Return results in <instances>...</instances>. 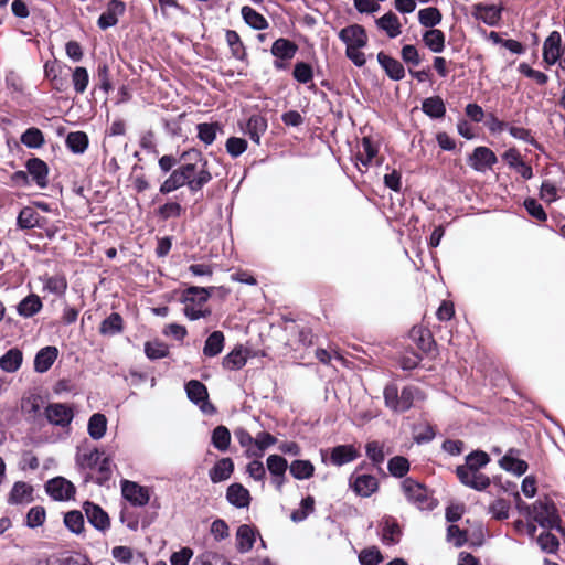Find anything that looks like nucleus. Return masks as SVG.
<instances>
[{
	"instance_id": "obj_63",
	"label": "nucleus",
	"mask_w": 565,
	"mask_h": 565,
	"mask_svg": "<svg viewBox=\"0 0 565 565\" xmlns=\"http://www.w3.org/2000/svg\"><path fill=\"white\" fill-rule=\"evenodd\" d=\"M510 503L504 499H498L489 507V512L497 520H505L509 518Z\"/></svg>"
},
{
	"instance_id": "obj_22",
	"label": "nucleus",
	"mask_w": 565,
	"mask_h": 565,
	"mask_svg": "<svg viewBox=\"0 0 565 565\" xmlns=\"http://www.w3.org/2000/svg\"><path fill=\"white\" fill-rule=\"evenodd\" d=\"M376 26L384 31L390 39L398 36L402 32V24L398 17L392 11L375 20Z\"/></svg>"
},
{
	"instance_id": "obj_29",
	"label": "nucleus",
	"mask_w": 565,
	"mask_h": 565,
	"mask_svg": "<svg viewBox=\"0 0 565 565\" xmlns=\"http://www.w3.org/2000/svg\"><path fill=\"white\" fill-rule=\"evenodd\" d=\"M255 543V533L253 529L247 525L243 524L238 526L236 532V546L237 550L241 553H247L253 548V545Z\"/></svg>"
},
{
	"instance_id": "obj_36",
	"label": "nucleus",
	"mask_w": 565,
	"mask_h": 565,
	"mask_svg": "<svg viewBox=\"0 0 565 565\" xmlns=\"http://www.w3.org/2000/svg\"><path fill=\"white\" fill-rule=\"evenodd\" d=\"M242 17L244 21L255 30H265L268 28L267 20L253 8L245 6L242 8Z\"/></svg>"
},
{
	"instance_id": "obj_10",
	"label": "nucleus",
	"mask_w": 565,
	"mask_h": 565,
	"mask_svg": "<svg viewBox=\"0 0 565 565\" xmlns=\"http://www.w3.org/2000/svg\"><path fill=\"white\" fill-rule=\"evenodd\" d=\"M82 466L89 469H97L104 479H108L110 475V460L104 457L98 449H94L88 454H84L81 459Z\"/></svg>"
},
{
	"instance_id": "obj_24",
	"label": "nucleus",
	"mask_w": 565,
	"mask_h": 565,
	"mask_svg": "<svg viewBox=\"0 0 565 565\" xmlns=\"http://www.w3.org/2000/svg\"><path fill=\"white\" fill-rule=\"evenodd\" d=\"M58 350L55 347L41 349L34 359V370L39 373L46 372L56 360Z\"/></svg>"
},
{
	"instance_id": "obj_18",
	"label": "nucleus",
	"mask_w": 565,
	"mask_h": 565,
	"mask_svg": "<svg viewBox=\"0 0 565 565\" xmlns=\"http://www.w3.org/2000/svg\"><path fill=\"white\" fill-rule=\"evenodd\" d=\"M33 500V487L24 481H17L8 497L10 504H26Z\"/></svg>"
},
{
	"instance_id": "obj_64",
	"label": "nucleus",
	"mask_w": 565,
	"mask_h": 565,
	"mask_svg": "<svg viewBox=\"0 0 565 565\" xmlns=\"http://www.w3.org/2000/svg\"><path fill=\"white\" fill-rule=\"evenodd\" d=\"M383 557L376 547L365 548L359 555L362 565H379Z\"/></svg>"
},
{
	"instance_id": "obj_50",
	"label": "nucleus",
	"mask_w": 565,
	"mask_h": 565,
	"mask_svg": "<svg viewBox=\"0 0 565 565\" xmlns=\"http://www.w3.org/2000/svg\"><path fill=\"white\" fill-rule=\"evenodd\" d=\"M412 337L415 341H417L418 347L423 351H425V352L430 351V349L434 344V340L428 330L423 329V328H414L412 330Z\"/></svg>"
},
{
	"instance_id": "obj_7",
	"label": "nucleus",
	"mask_w": 565,
	"mask_h": 565,
	"mask_svg": "<svg viewBox=\"0 0 565 565\" xmlns=\"http://www.w3.org/2000/svg\"><path fill=\"white\" fill-rule=\"evenodd\" d=\"M47 494L55 501H66L74 498V484L63 477H55L45 484Z\"/></svg>"
},
{
	"instance_id": "obj_6",
	"label": "nucleus",
	"mask_w": 565,
	"mask_h": 565,
	"mask_svg": "<svg viewBox=\"0 0 565 565\" xmlns=\"http://www.w3.org/2000/svg\"><path fill=\"white\" fill-rule=\"evenodd\" d=\"M188 397L196 404L202 412L212 414L215 412L214 406L207 401L209 394L205 385L196 380H191L185 385Z\"/></svg>"
},
{
	"instance_id": "obj_56",
	"label": "nucleus",
	"mask_w": 565,
	"mask_h": 565,
	"mask_svg": "<svg viewBox=\"0 0 565 565\" xmlns=\"http://www.w3.org/2000/svg\"><path fill=\"white\" fill-rule=\"evenodd\" d=\"M72 79H73V85H74V89L76 90V93H78V94L84 93L86 90L88 82H89V76H88L87 70L82 66L76 67L73 72Z\"/></svg>"
},
{
	"instance_id": "obj_59",
	"label": "nucleus",
	"mask_w": 565,
	"mask_h": 565,
	"mask_svg": "<svg viewBox=\"0 0 565 565\" xmlns=\"http://www.w3.org/2000/svg\"><path fill=\"white\" fill-rule=\"evenodd\" d=\"M184 309L183 313L184 316L190 320H198L200 318H206L211 315V310L209 308H202V305L198 303H191V302H183Z\"/></svg>"
},
{
	"instance_id": "obj_58",
	"label": "nucleus",
	"mask_w": 565,
	"mask_h": 565,
	"mask_svg": "<svg viewBox=\"0 0 565 565\" xmlns=\"http://www.w3.org/2000/svg\"><path fill=\"white\" fill-rule=\"evenodd\" d=\"M216 124H199L198 125V137L201 141H203L205 145H212L216 138Z\"/></svg>"
},
{
	"instance_id": "obj_54",
	"label": "nucleus",
	"mask_w": 565,
	"mask_h": 565,
	"mask_svg": "<svg viewBox=\"0 0 565 565\" xmlns=\"http://www.w3.org/2000/svg\"><path fill=\"white\" fill-rule=\"evenodd\" d=\"M64 523L73 533L79 534L84 527V516L79 511H70L64 516Z\"/></svg>"
},
{
	"instance_id": "obj_53",
	"label": "nucleus",
	"mask_w": 565,
	"mask_h": 565,
	"mask_svg": "<svg viewBox=\"0 0 565 565\" xmlns=\"http://www.w3.org/2000/svg\"><path fill=\"white\" fill-rule=\"evenodd\" d=\"M537 544L545 553H555L559 546L557 537L550 532L541 533L537 537Z\"/></svg>"
},
{
	"instance_id": "obj_11",
	"label": "nucleus",
	"mask_w": 565,
	"mask_h": 565,
	"mask_svg": "<svg viewBox=\"0 0 565 565\" xmlns=\"http://www.w3.org/2000/svg\"><path fill=\"white\" fill-rule=\"evenodd\" d=\"M494 152L487 147H477L469 158V164L476 171H486L497 163Z\"/></svg>"
},
{
	"instance_id": "obj_8",
	"label": "nucleus",
	"mask_w": 565,
	"mask_h": 565,
	"mask_svg": "<svg viewBox=\"0 0 565 565\" xmlns=\"http://www.w3.org/2000/svg\"><path fill=\"white\" fill-rule=\"evenodd\" d=\"M121 492L124 498L136 507H143L150 500L149 489L134 481L124 480Z\"/></svg>"
},
{
	"instance_id": "obj_44",
	"label": "nucleus",
	"mask_w": 565,
	"mask_h": 565,
	"mask_svg": "<svg viewBox=\"0 0 565 565\" xmlns=\"http://www.w3.org/2000/svg\"><path fill=\"white\" fill-rule=\"evenodd\" d=\"M213 446L221 450L226 451L231 444V434L225 426H217L212 433Z\"/></svg>"
},
{
	"instance_id": "obj_52",
	"label": "nucleus",
	"mask_w": 565,
	"mask_h": 565,
	"mask_svg": "<svg viewBox=\"0 0 565 565\" xmlns=\"http://www.w3.org/2000/svg\"><path fill=\"white\" fill-rule=\"evenodd\" d=\"M192 565H232L222 555L214 552L200 554Z\"/></svg>"
},
{
	"instance_id": "obj_46",
	"label": "nucleus",
	"mask_w": 565,
	"mask_h": 565,
	"mask_svg": "<svg viewBox=\"0 0 565 565\" xmlns=\"http://www.w3.org/2000/svg\"><path fill=\"white\" fill-rule=\"evenodd\" d=\"M277 439L266 431H260L255 437V446L257 451L248 450L249 456L262 457L265 449L275 445Z\"/></svg>"
},
{
	"instance_id": "obj_60",
	"label": "nucleus",
	"mask_w": 565,
	"mask_h": 565,
	"mask_svg": "<svg viewBox=\"0 0 565 565\" xmlns=\"http://www.w3.org/2000/svg\"><path fill=\"white\" fill-rule=\"evenodd\" d=\"M385 405L394 412H399V394L395 384H388L384 388Z\"/></svg>"
},
{
	"instance_id": "obj_26",
	"label": "nucleus",
	"mask_w": 565,
	"mask_h": 565,
	"mask_svg": "<svg viewBox=\"0 0 565 565\" xmlns=\"http://www.w3.org/2000/svg\"><path fill=\"white\" fill-rule=\"evenodd\" d=\"M297 51V44L284 38L277 39L271 46V54L280 60H291Z\"/></svg>"
},
{
	"instance_id": "obj_16",
	"label": "nucleus",
	"mask_w": 565,
	"mask_h": 565,
	"mask_svg": "<svg viewBox=\"0 0 565 565\" xmlns=\"http://www.w3.org/2000/svg\"><path fill=\"white\" fill-rule=\"evenodd\" d=\"M473 15L486 24L497 25L501 19V7L495 4L478 3L473 6Z\"/></svg>"
},
{
	"instance_id": "obj_41",
	"label": "nucleus",
	"mask_w": 565,
	"mask_h": 565,
	"mask_svg": "<svg viewBox=\"0 0 565 565\" xmlns=\"http://www.w3.org/2000/svg\"><path fill=\"white\" fill-rule=\"evenodd\" d=\"M66 145L74 153H83L88 147V137L83 131L70 132Z\"/></svg>"
},
{
	"instance_id": "obj_23",
	"label": "nucleus",
	"mask_w": 565,
	"mask_h": 565,
	"mask_svg": "<svg viewBox=\"0 0 565 565\" xmlns=\"http://www.w3.org/2000/svg\"><path fill=\"white\" fill-rule=\"evenodd\" d=\"M26 169L40 188L43 189L47 185L49 168L43 160L39 158L28 160Z\"/></svg>"
},
{
	"instance_id": "obj_38",
	"label": "nucleus",
	"mask_w": 565,
	"mask_h": 565,
	"mask_svg": "<svg viewBox=\"0 0 565 565\" xmlns=\"http://www.w3.org/2000/svg\"><path fill=\"white\" fill-rule=\"evenodd\" d=\"M107 429V419L104 414L96 413L88 420V434L93 439L104 437Z\"/></svg>"
},
{
	"instance_id": "obj_51",
	"label": "nucleus",
	"mask_w": 565,
	"mask_h": 565,
	"mask_svg": "<svg viewBox=\"0 0 565 565\" xmlns=\"http://www.w3.org/2000/svg\"><path fill=\"white\" fill-rule=\"evenodd\" d=\"M267 469L271 476H280L286 475V470L288 468L287 460L278 455H270L267 458Z\"/></svg>"
},
{
	"instance_id": "obj_33",
	"label": "nucleus",
	"mask_w": 565,
	"mask_h": 565,
	"mask_svg": "<svg viewBox=\"0 0 565 565\" xmlns=\"http://www.w3.org/2000/svg\"><path fill=\"white\" fill-rule=\"evenodd\" d=\"M224 348V334L221 331L212 332L205 341L203 353L206 356L218 355Z\"/></svg>"
},
{
	"instance_id": "obj_40",
	"label": "nucleus",
	"mask_w": 565,
	"mask_h": 565,
	"mask_svg": "<svg viewBox=\"0 0 565 565\" xmlns=\"http://www.w3.org/2000/svg\"><path fill=\"white\" fill-rule=\"evenodd\" d=\"M44 135L43 132L35 127H31L26 129L21 135V142L31 149H38L41 148L44 145Z\"/></svg>"
},
{
	"instance_id": "obj_35",
	"label": "nucleus",
	"mask_w": 565,
	"mask_h": 565,
	"mask_svg": "<svg viewBox=\"0 0 565 565\" xmlns=\"http://www.w3.org/2000/svg\"><path fill=\"white\" fill-rule=\"evenodd\" d=\"M17 224L21 230H29L40 226V216L31 206L23 207L17 218Z\"/></svg>"
},
{
	"instance_id": "obj_61",
	"label": "nucleus",
	"mask_w": 565,
	"mask_h": 565,
	"mask_svg": "<svg viewBox=\"0 0 565 565\" xmlns=\"http://www.w3.org/2000/svg\"><path fill=\"white\" fill-rule=\"evenodd\" d=\"M365 451L366 456L373 463L380 465L384 461L385 455L383 446L379 441H369L365 446Z\"/></svg>"
},
{
	"instance_id": "obj_17",
	"label": "nucleus",
	"mask_w": 565,
	"mask_h": 565,
	"mask_svg": "<svg viewBox=\"0 0 565 565\" xmlns=\"http://www.w3.org/2000/svg\"><path fill=\"white\" fill-rule=\"evenodd\" d=\"M84 510L89 523L97 530L104 531L109 527L108 514L99 507L92 502L84 504Z\"/></svg>"
},
{
	"instance_id": "obj_39",
	"label": "nucleus",
	"mask_w": 565,
	"mask_h": 565,
	"mask_svg": "<svg viewBox=\"0 0 565 565\" xmlns=\"http://www.w3.org/2000/svg\"><path fill=\"white\" fill-rule=\"evenodd\" d=\"M499 463L502 469L516 476H522L527 470V463L524 460L514 458L510 454L503 456Z\"/></svg>"
},
{
	"instance_id": "obj_5",
	"label": "nucleus",
	"mask_w": 565,
	"mask_h": 565,
	"mask_svg": "<svg viewBox=\"0 0 565 565\" xmlns=\"http://www.w3.org/2000/svg\"><path fill=\"white\" fill-rule=\"evenodd\" d=\"M533 519L543 527L561 530L559 516L554 502L550 499L533 504Z\"/></svg>"
},
{
	"instance_id": "obj_27",
	"label": "nucleus",
	"mask_w": 565,
	"mask_h": 565,
	"mask_svg": "<svg viewBox=\"0 0 565 565\" xmlns=\"http://www.w3.org/2000/svg\"><path fill=\"white\" fill-rule=\"evenodd\" d=\"M214 287L204 288L191 286L183 291L182 302L204 305L212 295Z\"/></svg>"
},
{
	"instance_id": "obj_31",
	"label": "nucleus",
	"mask_w": 565,
	"mask_h": 565,
	"mask_svg": "<svg viewBox=\"0 0 565 565\" xmlns=\"http://www.w3.org/2000/svg\"><path fill=\"white\" fill-rule=\"evenodd\" d=\"M247 361V354L242 347L235 348L223 359V366L227 370H239Z\"/></svg>"
},
{
	"instance_id": "obj_13",
	"label": "nucleus",
	"mask_w": 565,
	"mask_h": 565,
	"mask_svg": "<svg viewBox=\"0 0 565 565\" xmlns=\"http://www.w3.org/2000/svg\"><path fill=\"white\" fill-rule=\"evenodd\" d=\"M125 12V3L119 0H111L105 12L98 18L97 24L102 30H106L114 26L118 22L119 15Z\"/></svg>"
},
{
	"instance_id": "obj_21",
	"label": "nucleus",
	"mask_w": 565,
	"mask_h": 565,
	"mask_svg": "<svg viewBox=\"0 0 565 565\" xmlns=\"http://www.w3.org/2000/svg\"><path fill=\"white\" fill-rule=\"evenodd\" d=\"M360 456L353 445H339L331 450L330 460L334 466H342L355 460Z\"/></svg>"
},
{
	"instance_id": "obj_25",
	"label": "nucleus",
	"mask_w": 565,
	"mask_h": 565,
	"mask_svg": "<svg viewBox=\"0 0 565 565\" xmlns=\"http://www.w3.org/2000/svg\"><path fill=\"white\" fill-rule=\"evenodd\" d=\"M234 471V462L231 458H222L210 470L209 476L213 483L230 479Z\"/></svg>"
},
{
	"instance_id": "obj_9",
	"label": "nucleus",
	"mask_w": 565,
	"mask_h": 565,
	"mask_svg": "<svg viewBox=\"0 0 565 565\" xmlns=\"http://www.w3.org/2000/svg\"><path fill=\"white\" fill-rule=\"evenodd\" d=\"M45 417L52 425L65 427L71 424L74 414L70 406L54 403L45 408Z\"/></svg>"
},
{
	"instance_id": "obj_32",
	"label": "nucleus",
	"mask_w": 565,
	"mask_h": 565,
	"mask_svg": "<svg viewBox=\"0 0 565 565\" xmlns=\"http://www.w3.org/2000/svg\"><path fill=\"white\" fill-rule=\"evenodd\" d=\"M266 129L267 121L264 117L259 115L252 116L247 121V134L249 138L256 143H259L260 136L266 131Z\"/></svg>"
},
{
	"instance_id": "obj_12",
	"label": "nucleus",
	"mask_w": 565,
	"mask_h": 565,
	"mask_svg": "<svg viewBox=\"0 0 565 565\" xmlns=\"http://www.w3.org/2000/svg\"><path fill=\"white\" fill-rule=\"evenodd\" d=\"M188 171L190 172V170L188 168H183L182 164L174 169L160 185V193L169 194L184 185L188 186V183H191L186 178Z\"/></svg>"
},
{
	"instance_id": "obj_43",
	"label": "nucleus",
	"mask_w": 565,
	"mask_h": 565,
	"mask_svg": "<svg viewBox=\"0 0 565 565\" xmlns=\"http://www.w3.org/2000/svg\"><path fill=\"white\" fill-rule=\"evenodd\" d=\"M418 20L423 26L434 29L435 25L440 23L441 13L437 8L428 7L419 10Z\"/></svg>"
},
{
	"instance_id": "obj_57",
	"label": "nucleus",
	"mask_w": 565,
	"mask_h": 565,
	"mask_svg": "<svg viewBox=\"0 0 565 565\" xmlns=\"http://www.w3.org/2000/svg\"><path fill=\"white\" fill-rule=\"evenodd\" d=\"M315 510V499L312 497H307L302 499L300 503V509L296 510L291 513V520L294 522L303 521L310 513Z\"/></svg>"
},
{
	"instance_id": "obj_37",
	"label": "nucleus",
	"mask_w": 565,
	"mask_h": 565,
	"mask_svg": "<svg viewBox=\"0 0 565 565\" xmlns=\"http://www.w3.org/2000/svg\"><path fill=\"white\" fill-rule=\"evenodd\" d=\"M422 109L431 118H441L446 113L445 104L438 96L426 98L422 104Z\"/></svg>"
},
{
	"instance_id": "obj_28",
	"label": "nucleus",
	"mask_w": 565,
	"mask_h": 565,
	"mask_svg": "<svg viewBox=\"0 0 565 565\" xmlns=\"http://www.w3.org/2000/svg\"><path fill=\"white\" fill-rule=\"evenodd\" d=\"M43 307L40 297L35 294H31L22 299L18 307V313L24 318H31L36 315Z\"/></svg>"
},
{
	"instance_id": "obj_47",
	"label": "nucleus",
	"mask_w": 565,
	"mask_h": 565,
	"mask_svg": "<svg viewBox=\"0 0 565 565\" xmlns=\"http://www.w3.org/2000/svg\"><path fill=\"white\" fill-rule=\"evenodd\" d=\"M121 329L122 319L119 313L114 312L102 322L99 331L103 334H116L120 332Z\"/></svg>"
},
{
	"instance_id": "obj_4",
	"label": "nucleus",
	"mask_w": 565,
	"mask_h": 565,
	"mask_svg": "<svg viewBox=\"0 0 565 565\" xmlns=\"http://www.w3.org/2000/svg\"><path fill=\"white\" fill-rule=\"evenodd\" d=\"M402 490L406 499L420 510H431L436 505L427 488L412 478L402 482Z\"/></svg>"
},
{
	"instance_id": "obj_3",
	"label": "nucleus",
	"mask_w": 565,
	"mask_h": 565,
	"mask_svg": "<svg viewBox=\"0 0 565 565\" xmlns=\"http://www.w3.org/2000/svg\"><path fill=\"white\" fill-rule=\"evenodd\" d=\"M189 158L192 162L183 163V168H188L186 178L191 183L188 188L191 192L200 191L205 184L212 180V174L209 169V162L203 158L202 153L196 150H190L182 153L181 159Z\"/></svg>"
},
{
	"instance_id": "obj_42",
	"label": "nucleus",
	"mask_w": 565,
	"mask_h": 565,
	"mask_svg": "<svg viewBox=\"0 0 565 565\" xmlns=\"http://www.w3.org/2000/svg\"><path fill=\"white\" fill-rule=\"evenodd\" d=\"M315 467L309 460H295L290 465V473L295 479L303 480L313 476Z\"/></svg>"
},
{
	"instance_id": "obj_19",
	"label": "nucleus",
	"mask_w": 565,
	"mask_h": 565,
	"mask_svg": "<svg viewBox=\"0 0 565 565\" xmlns=\"http://www.w3.org/2000/svg\"><path fill=\"white\" fill-rule=\"evenodd\" d=\"M377 62L384 68L386 75L393 81H401L405 76V70L401 62L386 55L384 52L377 54Z\"/></svg>"
},
{
	"instance_id": "obj_49",
	"label": "nucleus",
	"mask_w": 565,
	"mask_h": 565,
	"mask_svg": "<svg viewBox=\"0 0 565 565\" xmlns=\"http://www.w3.org/2000/svg\"><path fill=\"white\" fill-rule=\"evenodd\" d=\"M67 288V281L63 276L55 275L45 278L44 289L54 295H63Z\"/></svg>"
},
{
	"instance_id": "obj_30",
	"label": "nucleus",
	"mask_w": 565,
	"mask_h": 565,
	"mask_svg": "<svg viewBox=\"0 0 565 565\" xmlns=\"http://www.w3.org/2000/svg\"><path fill=\"white\" fill-rule=\"evenodd\" d=\"M425 45L434 53H440L445 49V34L438 29H430L423 35Z\"/></svg>"
},
{
	"instance_id": "obj_1",
	"label": "nucleus",
	"mask_w": 565,
	"mask_h": 565,
	"mask_svg": "<svg viewBox=\"0 0 565 565\" xmlns=\"http://www.w3.org/2000/svg\"><path fill=\"white\" fill-rule=\"evenodd\" d=\"M489 462L490 457L487 452L475 450L466 457L465 465L457 467V477L466 487L482 491L490 486L491 481L488 476L480 472V469Z\"/></svg>"
},
{
	"instance_id": "obj_45",
	"label": "nucleus",
	"mask_w": 565,
	"mask_h": 565,
	"mask_svg": "<svg viewBox=\"0 0 565 565\" xmlns=\"http://www.w3.org/2000/svg\"><path fill=\"white\" fill-rule=\"evenodd\" d=\"M399 536H401V529H399L398 524L392 519H386L384 521L383 531H382L383 542L386 544H395L398 542Z\"/></svg>"
},
{
	"instance_id": "obj_34",
	"label": "nucleus",
	"mask_w": 565,
	"mask_h": 565,
	"mask_svg": "<svg viewBox=\"0 0 565 565\" xmlns=\"http://www.w3.org/2000/svg\"><path fill=\"white\" fill-rule=\"evenodd\" d=\"M22 352L19 349H10L0 358V367L6 372H15L22 364Z\"/></svg>"
},
{
	"instance_id": "obj_48",
	"label": "nucleus",
	"mask_w": 565,
	"mask_h": 565,
	"mask_svg": "<svg viewBox=\"0 0 565 565\" xmlns=\"http://www.w3.org/2000/svg\"><path fill=\"white\" fill-rule=\"evenodd\" d=\"M387 469L392 476L402 478L408 472L409 462L405 457L395 456L392 459H390L387 463Z\"/></svg>"
},
{
	"instance_id": "obj_14",
	"label": "nucleus",
	"mask_w": 565,
	"mask_h": 565,
	"mask_svg": "<svg viewBox=\"0 0 565 565\" xmlns=\"http://www.w3.org/2000/svg\"><path fill=\"white\" fill-rule=\"evenodd\" d=\"M350 483L356 494L365 498L370 497L379 488L377 479L371 475H353Z\"/></svg>"
},
{
	"instance_id": "obj_55",
	"label": "nucleus",
	"mask_w": 565,
	"mask_h": 565,
	"mask_svg": "<svg viewBox=\"0 0 565 565\" xmlns=\"http://www.w3.org/2000/svg\"><path fill=\"white\" fill-rule=\"evenodd\" d=\"M184 209L178 202H167L158 209V215L162 220L180 217Z\"/></svg>"
},
{
	"instance_id": "obj_15",
	"label": "nucleus",
	"mask_w": 565,
	"mask_h": 565,
	"mask_svg": "<svg viewBox=\"0 0 565 565\" xmlns=\"http://www.w3.org/2000/svg\"><path fill=\"white\" fill-rule=\"evenodd\" d=\"M561 34L553 31L544 41L543 60L547 65H554L561 56Z\"/></svg>"
},
{
	"instance_id": "obj_62",
	"label": "nucleus",
	"mask_w": 565,
	"mask_h": 565,
	"mask_svg": "<svg viewBox=\"0 0 565 565\" xmlns=\"http://www.w3.org/2000/svg\"><path fill=\"white\" fill-rule=\"evenodd\" d=\"M419 391L414 386L404 387L399 394V412L409 409Z\"/></svg>"
},
{
	"instance_id": "obj_20",
	"label": "nucleus",
	"mask_w": 565,
	"mask_h": 565,
	"mask_svg": "<svg viewBox=\"0 0 565 565\" xmlns=\"http://www.w3.org/2000/svg\"><path fill=\"white\" fill-rule=\"evenodd\" d=\"M226 499L232 505L241 509L247 508L252 498L249 491L243 484L233 483L227 488Z\"/></svg>"
},
{
	"instance_id": "obj_2",
	"label": "nucleus",
	"mask_w": 565,
	"mask_h": 565,
	"mask_svg": "<svg viewBox=\"0 0 565 565\" xmlns=\"http://www.w3.org/2000/svg\"><path fill=\"white\" fill-rule=\"evenodd\" d=\"M338 36L345 44V56L355 66H364L366 57L362 49H364L369 42L364 26L360 24L348 25L339 31Z\"/></svg>"
}]
</instances>
